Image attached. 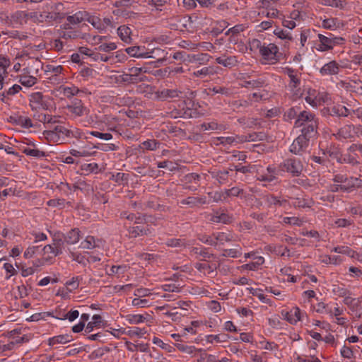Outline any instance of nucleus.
<instances>
[{"label": "nucleus", "instance_id": "de8ad7c7", "mask_svg": "<svg viewBox=\"0 0 362 362\" xmlns=\"http://www.w3.org/2000/svg\"><path fill=\"white\" fill-rule=\"evenodd\" d=\"M300 107L298 106H295L287 110L284 113V118L286 121L291 120L296 117H298V115L300 112Z\"/></svg>", "mask_w": 362, "mask_h": 362}, {"label": "nucleus", "instance_id": "3c124183", "mask_svg": "<svg viewBox=\"0 0 362 362\" xmlns=\"http://www.w3.org/2000/svg\"><path fill=\"white\" fill-rule=\"evenodd\" d=\"M79 90L77 87L72 86H62L60 88V92L62 93L64 96L67 98H71L75 95H76L78 93Z\"/></svg>", "mask_w": 362, "mask_h": 362}, {"label": "nucleus", "instance_id": "2f4dec72", "mask_svg": "<svg viewBox=\"0 0 362 362\" xmlns=\"http://www.w3.org/2000/svg\"><path fill=\"white\" fill-rule=\"evenodd\" d=\"M228 25L229 23L225 20L214 21L211 24V30L210 33L216 36L221 33Z\"/></svg>", "mask_w": 362, "mask_h": 362}, {"label": "nucleus", "instance_id": "09e8293b", "mask_svg": "<svg viewBox=\"0 0 362 362\" xmlns=\"http://www.w3.org/2000/svg\"><path fill=\"white\" fill-rule=\"evenodd\" d=\"M54 132L58 135L62 140L69 139V128H67L62 125H57L54 127Z\"/></svg>", "mask_w": 362, "mask_h": 362}, {"label": "nucleus", "instance_id": "a878e982", "mask_svg": "<svg viewBox=\"0 0 362 362\" xmlns=\"http://www.w3.org/2000/svg\"><path fill=\"white\" fill-rule=\"evenodd\" d=\"M281 314L283 318L291 324H296L300 320V310L297 307L292 308L290 311L282 310Z\"/></svg>", "mask_w": 362, "mask_h": 362}, {"label": "nucleus", "instance_id": "864d4df0", "mask_svg": "<svg viewBox=\"0 0 362 362\" xmlns=\"http://www.w3.org/2000/svg\"><path fill=\"white\" fill-rule=\"evenodd\" d=\"M80 278L78 276L73 277L71 280L65 283V286L69 292H72L78 288L80 284Z\"/></svg>", "mask_w": 362, "mask_h": 362}, {"label": "nucleus", "instance_id": "6e6d98bb", "mask_svg": "<svg viewBox=\"0 0 362 362\" xmlns=\"http://www.w3.org/2000/svg\"><path fill=\"white\" fill-rule=\"evenodd\" d=\"M264 200L267 202V204L269 206L272 205H279L282 206L284 205L286 201V200H281L278 197H274L272 194H267L264 197Z\"/></svg>", "mask_w": 362, "mask_h": 362}, {"label": "nucleus", "instance_id": "ea45409f", "mask_svg": "<svg viewBox=\"0 0 362 362\" xmlns=\"http://www.w3.org/2000/svg\"><path fill=\"white\" fill-rule=\"evenodd\" d=\"M23 153L26 156L33 157L35 158H40L46 156V153L37 148H32L30 147H24L22 149Z\"/></svg>", "mask_w": 362, "mask_h": 362}, {"label": "nucleus", "instance_id": "a211bd4d", "mask_svg": "<svg viewBox=\"0 0 362 362\" xmlns=\"http://www.w3.org/2000/svg\"><path fill=\"white\" fill-rule=\"evenodd\" d=\"M361 130L362 127L360 125L355 127L349 124L339 129L335 135L338 139H349L355 135L358 136V133L361 132Z\"/></svg>", "mask_w": 362, "mask_h": 362}, {"label": "nucleus", "instance_id": "f8f14e48", "mask_svg": "<svg viewBox=\"0 0 362 362\" xmlns=\"http://www.w3.org/2000/svg\"><path fill=\"white\" fill-rule=\"evenodd\" d=\"M337 86L339 88L344 89L347 92L362 95V81L359 79L346 78L340 80L337 82Z\"/></svg>", "mask_w": 362, "mask_h": 362}, {"label": "nucleus", "instance_id": "680f3d73", "mask_svg": "<svg viewBox=\"0 0 362 362\" xmlns=\"http://www.w3.org/2000/svg\"><path fill=\"white\" fill-rule=\"evenodd\" d=\"M208 195L210 199H211L213 202H215L226 201V198L224 194V190L209 192Z\"/></svg>", "mask_w": 362, "mask_h": 362}, {"label": "nucleus", "instance_id": "2eb2a0df", "mask_svg": "<svg viewBox=\"0 0 362 362\" xmlns=\"http://www.w3.org/2000/svg\"><path fill=\"white\" fill-rule=\"evenodd\" d=\"M308 147V139L299 135L291 144L289 148L291 153L296 155H302Z\"/></svg>", "mask_w": 362, "mask_h": 362}, {"label": "nucleus", "instance_id": "0eeeda50", "mask_svg": "<svg viewBox=\"0 0 362 362\" xmlns=\"http://www.w3.org/2000/svg\"><path fill=\"white\" fill-rule=\"evenodd\" d=\"M281 173L287 172L292 176H299L303 170V166L301 161L296 158H289L284 160L279 165Z\"/></svg>", "mask_w": 362, "mask_h": 362}, {"label": "nucleus", "instance_id": "e433bc0d", "mask_svg": "<svg viewBox=\"0 0 362 362\" xmlns=\"http://www.w3.org/2000/svg\"><path fill=\"white\" fill-rule=\"evenodd\" d=\"M64 239L69 245L77 243L80 240L79 230L76 228L71 230L65 235Z\"/></svg>", "mask_w": 362, "mask_h": 362}, {"label": "nucleus", "instance_id": "49530a36", "mask_svg": "<svg viewBox=\"0 0 362 362\" xmlns=\"http://www.w3.org/2000/svg\"><path fill=\"white\" fill-rule=\"evenodd\" d=\"M47 204L49 206L59 207L61 209L64 208L66 205L71 206V203L69 202H66V200L62 198L49 199L47 202Z\"/></svg>", "mask_w": 362, "mask_h": 362}, {"label": "nucleus", "instance_id": "37998d69", "mask_svg": "<svg viewBox=\"0 0 362 362\" xmlns=\"http://www.w3.org/2000/svg\"><path fill=\"white\" fill-rule=\"evenodd\" d=\"M210 221L214 223H228L230 221V218L226 214L216 212L211 215Z\"/></svg>", "mask_w": 362, "mask_h": 362}, {"label": "nucleus", "instance_id": "8fccbe9b", "mask_svg": "<svg viewBox=\"0 0 362 362\" xmlns=\"http://www.w3.org/2000/svg\"><path fill=\"white\" fill-rule=\"evenodd\" d=\"M10 65V59L6 56L0 55V74L8 75L7 69Z\"/></svg>", "mask_w": 362, "mask_h": 362}, {"label": "nucleus", "instance_id": "dca6fc26", "mask_svg": "<svg viewBox=\"0 0 362 362\" xmlns=\"http://www.w3.org/2000/svg\"><path fill=\"white\" fill-rule=\"evenodd\" d=\"M245 74H241L240 79L242 81L240 86L246 88H261L267 86V81L265 77H259L252 80H245Z\"/></svg>", "mask_w": 362, "mask_h": 362}, {"label": "nucleus", "instance_id": "bb28decb", "mask_svg": "<svg viewBox=\"0 0 362 362\" xmlns=\"http://www.w3.org/2000/svg\"><path fill=\"white\" fill-rule=\"evenodd\" d=\"M211 57L206 53H199V54H189L187 56V58L185 59V63H197L199 65L205 64L208 63Z\"/></svg>", "mask_w": 362, "mask_h": 362}, {"label": "nucleus", "instance_id": "13d9d810", "mask_svg": "<svg viewBox=\"0 0 362 362\" xmlns=\"http://www.w3.org/2000/svg\"><path fill=\"white\" fill-rule=\"evenodd\" d=\"M321 26L325 29L334 30L337 28V19L330 18L322 20Z\"/></svg>", "mask_w": 362, "mask_h": 362}, {"label": "nucleus", "instance_id": "393cba45", "mask_svg": "<svg viewBox=\"0 0 362 362\" xmlns=\"http://www.w3.org/2000/svg\"><path fill=\"white\" fill-rule=\"evenodd\" d=\"M288 88L293 93V96L295 99L300 98L302 95L300 85V78L299 73L289 78Z\"/></svg>", "mask_w": 362, "mask_h": 362}, {"label": "nucleus", "instance_id": "72a5a7b5", "mask_svg": "<svg viewBox=\"0 0 362 362\" xmlns=\"http://www.w3.org/2000/svg\"><path fill=\"white\" fill-rule=\"evenodd\" d=\"M180 93L181 92L177 89H163L158 92V97L160 100H167L177 98Z\"/></svg>", "mask_w": 362, "mask_h": 362}, {"label": "nucleus", "instance_id": "f257e3e1", "mask_svg": "<svg viewBox=\"0 0 362 362\" xmlns=\"http://www.w3.org/2000/svg\"><path fill=\"white\" fill-rule=\"evenodd\" d=\"M66 12L62 3L44 4L40 12L35 13L33 17L39 23H52L65 18Z\"/></svg>", "mask_w": 362, "mask_h": 362}, {"label": "nucleus", "instance_id": "a19ab883", "mask_svg": "<svg viewBox=\"0 0 362 362\" xmlns=\"http://www.w3.org/2000/svg\"><path fill=\"white\" fill-rule=\"evenodd\" d=\"M215 242V246L218 244L223 245L226 242H229L231 240L232 237L230 234L223 233V232H218L214 233V238Z\"/></svg>", "mask_w": 362, "mask_h": 362}, {"label": "nucleus", "instance_id": "6e6552de", "mask_svg": "<svg viewBox=\"0 0 362 362\" xmlns=\"http://www.w3.org/2000/svg\"><path fill=\"white\" fill-rule=\"evenodd\" d=\"M259 15L269 18H277L279 11L276 7L274 0H260L258 3Z\"/></svg>", "mask_w": 362, "mask_h": 362}, {"label": "nucleus", "instance_id": "c9c22d12", "mask_svg": "<svg viewBox=\"0 0 362 362\" xmlns=\"http://www.w3.org/2000/svg\"><path fill=\"white\" fill-rule=\"evenodd\" d=\"M216 74V70L214 66H204L199 70L195 71L192 73L193 76L200 78H204L206 76H212Z\"/></svg>", "mask_w": 362, "mask_h": 362}, {"label": "nucleus", "instance_id": "aec40b11", "mask_svg": "<svg viewBox=\"0 0 362 362\" xmlns=\"http://www.w3.org/2000/svg\"><path fill=\"white\" fill-rule=\"evenodd\" d=\"M269 98V94L267 90H261L253 93L248 95L247 99L241 101L240 105L247 107L251 105L253 103H258L262 100H266Z\"/></svg>", "mask_w": 362, "mask_h": 362}, {"label": "nucleus", "instance_id": "a18cd8bd", "mask_svg": "<svg viewBox=\"0 0 362 362\" xmlns=\"http://www.w3.org/2000/svg\"><path fill=\"white\" fill-rule=\"evenodd\" d=\"M160 142L155 139H148L141 144V148L147 151H155L159 148Z\"/></svg>", "mask_w": 362, "mask_h": 362}, {"label": "nucleus", "instance_id": "7ed1b4c3", "mask_svg": "<svg viewBox=\"0 0 362 362\" xmlns=\"http://www.w3.org/2000/svg\"><path fill=\"white\" fill-rule=\"evenodd\" d=\"M29 105L32 110H47L52 107V100L40 92H35L29 95Z\"/></svg>", "mask_w": 362, "mask_h": 362}, {"label": "nucleus", "instance_id": "4be33fe9", "mask_svg": "<svg viewBox=\"0 0 362 362\" xmlns=\"http://www.w3.org/2000/svg\"><path fill=\"white\" fill-rule=\"evenodd\" d=\"M318 121L317 118L315 117V115L311 112L305 110L300 111L298 117L295 121V126L296 127H300L302 126H305L312 122Z\"/></svg>", "mask_w": 362, "mask_h": 362}, {"label": "nucleus", "instance_id": "9b49d317", "mask_svg": "<svg viewBox=\"0 0 362 362\" xmlns=\"http://www.w3.org/2000/svg\"><path fill=\"white\" fill-rule=\"evenodd\" d=\"M328 99V95L325 93H320L315 89L309 88L305 97V101L312 107H317L325 103Z\"/></svg>", "mask_w": 362, "mask_h": 362}, {"label": "nucleus", "instance_id": "58836bf2", "mask_svg": "<svg viewBox=\"0 0 362 362\" xmlns=\"http://www.w3.org/2000/svg\"><path fill=\"white\" fill-rule=\"evenodd\" d=\"M19 82L25 87H31L37 83V78L33 75L26 74L25 73L20 76Z\"/></svg>", "mask_w": 362, "mask_h": 362}, {"label": "nucleus", "instance_id": "ddd939ff", "mask_svg": "<svg viewBox=\"0 0 362 362\" xmlns=\"http://www.w3.org/2000/svg\"><path fill=\"white\" fill-rule=\"evenodd\" d=\"M245 258H250L251 261L241 266L243 269L256 271L262 269V265L264 262V259L262 256L256 255L255 252H248L245 254Z\"/></svg>", "mask_w": 362, "mask_h": 362}, {"label": "nucleus", "instance_id": "69168bd1", "mask_svg": "<svg viewBox=\"0 0 362 362\" xmlns=\"http://www.w3.org/2000/svg\"><path fill=\"white\" fill-rule=\"evenodd\" d=\"M192 252L197 257H203L204 259L209 257L208 250L202 246L195 247L192 249Z\"/></svg>", "mask_w": 362, "mask_h": 362}, {"label": "nucleus", "instance_id": "e2e57ef3", "mask_svg": "<svg viewBox=\"0 0 362 362\" xmlns=\"http://www.w3.org/2000/svg\"><path fill=\"white\" fill-rule=\"evenodd\" d=\"M117 49V45L115 42L103 43L95 48L98 52H109Z\"/></svg>", "mask_w": 362, "mask_h": 362}, {"label": "nucleus", "instance_id": "bf43d9fd", "mask_svg": "<svg viewBox=\"0 0 362 362\" xmlns=\"http://www.w3.org/2000/svg\"><path fill=\"white\" fill-rule=\"evenodd\" d=\"M243 193V189L238 187H233L231 189H224V194L226 199L230 197H240Z\"/></svg>", "mask_w": 362, "mask_h": 362}, {"label": "nucleus", "instance_id": "5701e85b", "mask_svg": "<svg viewBox=\"0 0 362 362\" xmlns=\"http://www.w3.org/2000/svg\"><path fill=\"white\" fill-rule=\"evenodd\" d=\"M341 66L334 60L330 61L325 64L320 69V74L325 76L337 75L340 71Z\"/></svg>", "mask_w": 362, "mask_h": 362}, {"label": "nucleus", "instance_id": "f3484780", "mask_svg": "<svg viewBox=\"0 0 362 362\" xmlns=\"http://www.w3.org/2000/svg\"><path fill=\"white\" fill-rule=\"evenodd\" d=\"M28 14L23 11H17L7 17L6 23L13 28H18L27 21Z\"/></svg>", "mask_w": 362, "mask_h": 362}, {"label": "nucleus", "instance_id": "603ef678", "mask_svg": "<svg viewBox=\"0 0 362 362\" xmlns=\"http://www.w3.org/2000/svg\"><path fill=\"white\" fill-rule=\"evenodd\" d=\"M331 251L342 255H346L349 257L353 256L354 255V250L346 245H339L334 247Z\"/></svg>", "mask_w": 362, "mask_h": 362}, {"label": "nucleus", "instance_id": "20e7f679", "mask_svg": "<svg viewBox=\"0 0 362 362\" xmlns=\"http://www.w3.org/2000/svg\"><path fill=\"white\" fill-rule=\"evenodd\" d=\"M126 52L132 57L156 59L163 54L164 51L160 48H155L151 50H146L144 46H133L125 49Z\"/></svg>", "mask_w": 362, "mask_h": 362}, {"label": "nucleus", "instance_id": "0e129e2a", "mask_svg": "<svg viewBox=\"0 0 362 362\" xmlns=\"http://www.w3.org/2000/svg\"><path fill=\"white\" fill-rule=\"evenodd\" d=\"M81 170L86 173H96L99 171V167L98 165L95 163H84L81 165Z\"/></svg>", "mask_w": 362, "mask_h": 362}, {"label": "nucleus", "instance_id": "412c9836", "mask_svg": "<svg viewBox=\"0 0 362 362\" xmlns=\"http://www.w3.org/2000/svg\"><path fill=\"white\" fill-rule=\"evenodd\" d=\"M341 185L342 192H351L356 188L362 187V180L354 177H346Z\"/></svg>", "mask_w": 362, "mask_h": 362}, {"label": "nucleus", "instance_id": "4c0bfd02", "mask_svg": "<svg viewBox=\"0 0 362 362\" xmlns=\"http://www.w3.org/2000/svg\"><path fill=\"white\" fill-rule=\"evenodd\" d=\"M71 341H72V337L71 335L62 334L49 338L48 344L49 346H54L57 344H66Z\"/></svg>", "mask_w": 362, "mask_h": 362}, {"label": "nucleus", "instance_id": "39448f33", "mask_svg": "<svg viewBox=\"0 0 362 362\" xmlns=\"http://www.w3.org/2000/svg\"><path fill=\"white\" fill-rule=\"evenodd\" d=\"M279 176H282L279 166L276 168L274 165H269L264 170L262 166L257 165V170H256V177L257 180L271 182L277 180Z\"/></svg>", "mask_w": 362, "mask_h": 362}, {"label": "nucleus", "instance_id": "338daca9", "mask_svg": "<svg viewBox=\"0 0 362 362\" xmlns=\"http://www.w3.org/2000/svg\"><path fill=\"white\" fill-rule=\"evenodd\" d=\"M179 46L189 51H195L199 48V45L197 43H194L189 40H182L179 43Z\"/></svg>", "mask_w": 362, "mask_h": 362}, {"label": "nucleus", "instance_id": "f03ea898", "mask_svg": "<svg viewBox=\"0 0 362 362\" xmlns=\"http://www.w3.org/2000/svg\"><path fill=\"white\" fill-rule=\"evenodd\" d=\"M327 35L318 34L319 45L317 50L320 52H326L332 49L337 45H341L344 43V39L341 37L334 36L330 33Z\"/></svg>", "mask_w": 362, "mask_h": 362}, {"label": "nucleus", "instance_id": "6ab92c4d", "mask_svg": "<svg viewBox=\"0 0 362 362\" xmlns=\"http://www.w3.org/2000/svg\"><path fill=\"white\" fill-rule=\"evenodd\" d=\"M42 259L41 260L38 259L37 262L35 263L37 267H40L45 264H49L55 257L59 255L56 253L57 251L54 249L53 244L45 245L42 249Z\"/></svg>", "mask_w": 362, "mask_h": 362}, {"label": "nucleus", "instance_id": "1a4fd4ad", "mask_svg": "<svg viewBox=\"0 0 362 362\" xmlns=\"http://www.w3.org/2000/svg\"><path fill=\"white\" fill-rule=\"evenodd\" d=\"M46 79L54 84H59L64 80L62 74L63 66L61 65L47 64L45 67Z\"/></svg>", "mask_w": 362, "mask_h": 362}, {"label": "nucleus", "instance_id": "5fc2aeb1", "mask_svg": "<svg viewBox=\"0 0 362 362\" xmlns=\"http://www.w3.org/2000/svg\"><path fill=\"white\" fill-rule=\"evenodd\" d=\"M88 22L100 32L104 30V26L102 25V19L98 16H91L88 17Z\"/></svg>", "mask_w": 362, "mask_h": 362}, {"label": "nucleus", "instance_id": "052dcab7", "mask_svg": "<svg viewBox=\"0 0 362 362\" xmlns=\"http://www.w3.org/2000/svg\"><path fill=\"white\" fill-rule=\"evenodd\" d=\"M129 233L132 237L136 238L137 236L143 235L146 233L145 228L143 226H136L129 227Z\"/></svg>", "mask_w": 362, "mask_h": 362}, {"label": "nucleus", "instance_id": "c756f323", "mask_svg": "<svg viewBox=\"0 0 362 362\" xmlns=\"http://www.w3.org/2000/svg\"><path fill=\"white\" fill-rule=\"evenodd\" d=\"M318 125V121L312 122L305 126H302L303 129L301 130L302 134L300 136H304L305 138L308 139L313 137L317 134V129Z\"/></svg>", "mask_w": 362, "mask_h": 362}, {"label": "nucleus", "instance_id": "774afa93", "mask_svg": "<svg viewBox=\"0 0 362 362\" xmlns=\"http://www.w3.org/2000/svg\"><path fill=\"white\" fill-rule=\"evenodd\" d=\"M166 245L172 247H186L187 243L182 239L171 238L167 240Z\"/></svg>", "mask_w": 362, "mask_h": 362}, {"label": "nucleus", "instance_id": "4d7b16f0", "mask_svg": "<svg viewBox=\"0 0 362 362\" xmlns=\"http://www.w3.org/2000/svg\"><path fill=\"white\" fill-rule=\"evenodd\" d=\"M33 117L36 119L37 121L45 123H54L55 120L52 117V115L44 113H37L34 114Z\"/></svg>", "mask_w": 362, "mask_h": 362}, {"label": "nucleus", "instance_id": "b1692460", "mask_svg": "<svg viewBox=\"0 0 362 362\" xmlns=\"http://www.w3.org/2000/svg\"><path fill=\"white\" fill-rule=\"evenodd\" d=\"M60 38L66 40L76 39L80 36V32L69 27V24H64L61 30H59Z\"/></svg>", "mask_w": 362, "mask_h": 362}, {"label": "nucleus", "instance_id": "cd10ccee", "mask_svg": "<svg viewBox=\"0 0 362 362\" xmlns=\"http://www.w3.org/2000/svg\"><path fill=\"white\" fill-rule=\"evenodd\" d=\"M117 33L119 39L126 44L132 42V29L125 25L119 26L117 30Z\"/></svg>", "mask_w": 362, "mask_h": 362}, {"label": "nucleus", "instance_id": "c03bdc74", "mask_svg": "<svg viewBox=\"0 0 362 362\" xmlns=\"http://www.w3.org/2000/svg\"><path fill=\"white\" fill-rule=\"evenodd\" d=\"M201 129L203 131L208 130H216L221 131L225 129V127L222 124H219L217 122L212 121L209 122H204L201 125Z\"/></svg>", "mask_w": 362, "mask_h": 362}, {"label": "nucleus", "instance_id": "9d476101", "mask_svg": "<svg viewBox=\"0 0 362 362\" xmlns=\"http://www.w3.org/2000/svg\"><path fill=\"white\" fill-rule=\"evenodd\" d=\"M257 139V135L248 134V135H235L231 136H221L218 139L220 144L224 146H235L238 144H243L247 141H254Z\"/></svg>", "mask_w": 362, "mask_h": 362}, {"label": "nucleus", "instance_id": "79ce46f5", "mask_svg": "<svg viewBox=\"0 0 362 362\" xmlns=\"http://www.w3.org/2000/svg\"><path fill=\"white\" fill-rule=\"evenodd\" d=\"M52 244L54 247V249L57 251L56 253L58 254L59 255L63 254L64 252H67L66 245L68 244H66V242L65 241L64 239L54 238L53 240Z\"/></svg>", "mask_w": 362, "mask_h": 362}, {"label": "nucleus", "instance_id": "f704fd0d", "mask_svg": "<svg viewBox=\"0 0 362 362\" xmlns=\"http://www.w3.org/2000/svg\"><path fill=\"white\" fill-rule=\"evenodd\" d=\"M87 16H88V14L85 11H78V12L75 13L74 14H73L72 16H69L66 18V21L68 22L67 24H69H69H72V25L78 24V23H81L82 21H83L86 18Z\"/></svg>", "mask_w": 362, "mask_h": 362}, {"label": "nucleus", "instance_id": "4468645a", "mask_svg": "<svg viewBox=\"0 0 362 362\" xmlns=\"http://www.w3.org/2000/svg\"><path fill=\"white\" fill-rule=\"evenodd\" d=\"M66 108L74 118L87 115L90 112L89 109L83 105L81 100L78 99L72 101L70 105H67Z\"/></svg>", "mask_w": 362, "mask_h": 362}, {"label": "nucleus", "instance_id": "7c9ffc66", "mask_svg": "<svg viewBox=\"0 0 362 362\" xmlns=\"http://www.w3.org/2000/svg\"><path fill=\"white\" fill-rule=\"evenodd\" d=\"M329 114L332 116L346 117L349 115V110L343 105L337 104L328 107Z\"/></svg>", "mask_w": 362, "mask_h": 362}, {"label": "nucleus", "instance_id": "423d86ee", "mask_svg": "<svg viewBox=\"0 0 362 362\" xmlns=\"http://www.w3.org/2000/svg\"><path fill=\"white\" fill-rule=\"evenodd\" d=\"M259 51L264 64H274L279 60V47L274 43H264Z\"/></svg>", "mask_w": 362, "mask_h": 362}, {"label": "nucleus", "instance_id": "473e14b6", "mask_svg": "<svg viewBox=\"0 0 362 362\" xmlns=\"http://www.w3.org/2000/svg\"><path fill=\"white\" fill-rule=\"evenodd\" d=\"M216 62L218 64L223 65L225 67L232 68L235 66L238 63V59L235 56H230V57H219L216 59Z\"/></svg>", "mask_w": 362, "mask_h": 362}, {"label": "nucleus", "instance_id": "c85d7f7f", "mask_svg": "<svg viewBox=\"0 0 362 362\" xmlns=\"http://www.w3.org/2000/svg\"><path fill=\"white\" fill-rule=\"evenodd\" d=\"M100 245V240L96 239L92 235H88L83 241L81 242L80 247L86 250H92L95 247H99Z\"/></svg>", "mask_w": 362, "mask_h": 362}]
</instances>
